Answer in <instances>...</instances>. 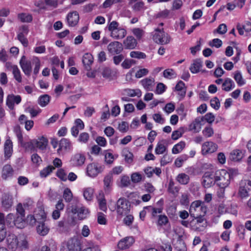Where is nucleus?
<instances>
[{"instance_id": "393cba45", "label": "nucleus", "mask_w": 251, "mask_h": 251, "mask_svg": "<svg viewBox=\"0 0 251 251\" xmlns=\"http://www.w3.org/2000/svg\"><path fill=\"white\" fill-rule=\"evenodd\" d=\"M202 66V62L200 59H195L190 67V70L193 74L197 73L200 72Z\"/></svg>"}, {"instance_id": "1a4fd4ad", "label": "nucleus", "mask_w": 251, "mask_h": 251, "mask_svg": "<svg viewBox=\"0 0 251 251\" xmlns=\"http://www.w3.org/2000/svg\"><path fill=\"white\" fill-rule=\"evenodd\" d=\"M202 184L205 188H210L216 183L215 172L208 171L205 172L202 178Z\"/></svg>"}, {"instance_id": "9d476101", "label": "nucleus", "mask_w": 251, "mask_h": 251, "mask_svg": "<svg viewBox=\"0 0 251 251\" xmlns=\"http://www.w3.org/2000/svg\"><path fill=\"white\" fill-rule=\"evenodd\" d=\"M123 50L122 43L118 41L111 42L107 46L108 51L112 54H118L120 53Z\"/></svg>"}, {"instance_id": "dca6fc26", "label": "nucleus", "mask_w": 251, "mask_h": 251, "mask_svg": "<svg viewBox=\"0 0 251 251\" xmlns=\"http://www.w3.org/2000/svg\"><path fill=\"white\" fill-rule=\"evenodd\" d=\"M245 151L239 149L232 151L229 155V159L234 162H239L244 157Z\"/></svg>"}, {"instance_id": "a211bd4d", "label": "nucleus", "mask_w": 251, "mask_h": 251, "mask_svg": "<svg viewBox=\"0 0 251 251\" xmlns=\"http://www.w3.org/2000/svg\"><path fill=\"white\" fill-rule=\"evenodd\" d=\"M202 118L201 117L196 118L192 123H191L189 126V129L190 130L194 132H199L200 131L202 125Z\"/></svg>"}, {"instance_id": "603ef678", "label": "nucleus", "mask_w": 251, "mask_h": 251, "mask_svg": "<svg viewBox=\"0 0 251 251\" xmlns=\"http://www.w3.org/2000/svg\"><path fill=\"white\" fill-rule=\"evenodd\" d=\"M130 184V181L127 176H123L121 178V187H128Z\"/></svg>"}, {"instance_id": "b1692460", "label": "nucleus", "mask_w": 251, "mask_h": 251, "mask_svg": "<svg viewBox=\"0 0 251 251\" xmlns=\"http://www.w3.org/2000/svg\"><path fill=\"white\" fill-rule=\"evenodd\" d=\"M38 223V225L36 228L37 233L41 236L47 235L50 230L48 226L45 223V222L41 221Z\"/></svg>"}, {"instance_id": "f3484780", "label": "nucleus", "mask_w": 251, "mask_h": 251, "mask_svg": "<svg viewBox=\"0 0 251 251\" xmlns=\"http://www.w3.org/2000/svg\"><path fill=\"white\" fill-rule=\"evenodd\" d=\"M22 99L20 96L9 95L6 99V105L11 110L14 108V103L18 104L21 101Z\"/></svg>"}, {"instance_id": "c756f323", "label": "nucleus", "mask_w": 251, "mask_h": 251, "mask_svg": "<svg viewBox=\"0 0 251 251\" xmlns=\"http://www.w3.org/2000/svg\"><path fill=\"white\" fill-rule=\"evenodd\" d=\"M234 86V82L229 78H226L222 84L223 90L227 92L230 91Z\"/></svg>"}, {"instance_id": "72a5a7b5", "label": "nucleus", "mask_w": 251, "mask_h": 251, "mask_svg": "<svg viewBox=\"0 0 251 251\" xmlns=\"http://www.w3.org/2000/svg\"><path fill=\"white\" fill-rule=\"evenodd\" d=\"M179 190V187L176 186L175 182L173 180H170L169 183L168 191L170 193L176 196L178 193Z\"/></svg>"}, {"instance_id": "473e14b6", "label": "nucleus", "mask_w": 251, "mask_h": 251, "mask_svg": "<svg viewBox=\"0 0 251 251\" xmlns=\"http://www.w3.org/2000/svg\"><path fill=\"white\" fill-rule=\"evenodd\" d=\"M176 179L180 184L186 185L189 183L190 177L185 173H181L177 175Z\"/></svg>"}, {"instance_id": "2f4dec72", "label": "nucleus", "mask_w": 251, "mask_h": 251, "mask_svg": "<svg viewBox=\"0 0 251 251\" xmlns=\"http://www.w3.org/2000/svg\"><path fill=\"white\" fill-rule=\"evenodd\" d=\"M175 249L177 251H187V247L184 242L179 237L174 244Z\"/></svg>"}, {"instance_id": "2eb2a0df", "label": "nucleus", "mask_w": 251, "mask_h": 251, "mask_svg": "<svg viewBox=\"0 0 251 251\" xmlns=\"http://www.w3.org/2000/svg\"><path fill=\"white\" fill-rule=\"evenodd\" d=\"M217 149V145L214 142H204L202 145L201 152L205 155L211 153Z\"/></svg>"}, {"instance_id": "680f3d73", "label": "nucleus", "mask_w": 251, "mask_h": 251, "mask_svg": "<svg viewBox=\"0 0 251 251\" xmlns=\"http://www.w3.org/2000/svg\"><path fill=\"white\" fill-rule=\"evenodd\" d=\"M113 72L108 68H104L101 73V75L103 77L109 78H110L113 75Z\"/></svg>"}, {"instance_id": "bf43d9fd", "label": "nucleus", "mask_w": 251, "mask_h": 251, "mask_svg": "<svg viewBox=\"0 0 251 251\" xmlns=\"http://www.w3.org/2000/svg\"><path fill=\"white\" fill-rule=\"evenodd\" d=\"M33 63L35 64V68L34 69V74L36 75L38 73L40 67V61L39 59L37 57L33 58Z\"/></svg>"}, {"instance_id": "6e6d98bb", "label": "nucleus", "mask_w": 251, "mask_h": 251, "mask_svg": "<svg viewBox=\"0 0 251 251\" xmlns=\"http://www.w3.org/2000/svg\"><path fill=\"white\" fill-rule=\"evenodd\" d=\"M187 158L188 157L186 155L181 156L177 158L175 162V165L178 168L180 167Z\"/></svg>"}, {"instance_id": "de8ad7c7", "label": "nucleus", "mask_w": 251, "mask_h": 251, "mask_svg": "<svg viewBox=\"0 0 251 251\" xmlns=\"http://www.w3.org/2000/svg\"><path fill=\"white\" fill-rule=\"evenodd\" d=\"M63 198L67 202H70L73 198V194L69 188H66L63 192Z\"/></svg>"}, {"instance_id": "5701e85b", "label": "nucleus", "mask_w": 251, "mask_h": 251, "mask_svg": "<svg viewBox=\"0 0 251 251\" xmlns=\"http://www.w3.org/2000/svg\"><path fill=\"white\" fill-rule=\"evenodd\" d=\"M82 62L85 68L87 71H89L91 69V65L93 63L92 55L89 53H85L82 58Z\"/></svg>"}, {"instance_id": "f257e3e1", "label": "nucleus", "mask_w": 251, "mask_h": 251, "mask_svg": "<svg viewBox=\"0 0 251 251\" xmlns=\"http://www.w3.org/2000/svg\"><path fill=\"white\" fill-rule=\"evenodd\" d=\"M207 207L204 201L198 200L192 202L189 209L190 216L195 218L204 216L206 213Z\"/></svg>"}, {"instance_id": "774afa93", "label": "nucleus", "mask_w": 251, "mask_h": 251, "mask_svg": "<svg viewBox=\"0 0 251 251\" xmlns=\"http://www.w3.org/2000/svg\"><path fill=\"white\" fill-rule=\"evenodd\" d=\"M114 159V156L111 153L108 152L105 154V161L106 163L111 164L113 162Z\"/></svg>"}, {"instance_id": "6ab92c4d", "label": "nucleus", "mask_w": 251, "mask_h": 251, "mask_svg": "<svg viewBox=\"0 0 251 251\" xmlns=\"http://www.w3.org/2000/svg\"><path fill=\"white\" fill-rule=\"evenodd\" d=\"M6 240L8 248L15 251L18 247V240L16 236L13 234H10L8 235Z\"/></svg>"}, {"instance_id": "5fc2aeb1", "label": "nucleus", "mask_w": 251, "mask_h": 251, "mask_svg": "<svg viewBox=\"0 0 251 251\" xmlns=\"http://www.w3.org/2000/svg\"><path fill=\"white\" fill-rule=\"evenodd\" d=\"M168 223V219L165 215H160L158 216L157 225L160 226L166 225Z\"/></svg>"}, {"instance_id": "412c9836", "label": "nucleus", "mask_w": 251, "mask_h": 251, "mask_svg": "<svg viewBox=\"0 0 251 251\" xmlns=\"http://www.w3.org/2000/svg\"><path fill=\"white\" fill-rule=\"evenodd\" d=\"M140 82L147 91L152 90L155 85L154 79L151 77L145 78L141 80Z\"/></svg>"}, {"instance_id": "4468645a", "label": "nucleus", "mask_w": 251, "mask_h": 251, "mask_svg": "<svg viewBox=\"0 0 251 251\" xmlns=\"http://www.w3.org/2000/svg\"><path fill=\"white\" fill-rule=\"evenodd\" d=\"M134 242V239L132 237H126L118 242V247L120 250H125L131 246Z\"/></svg>"}, {"instance_id": "8fccbe9b", "label": "nucleus", "mask_w": 251, "mask_h": 251, "mask_svg": "<svg viewBox=\"0 0 251 251\" xmlns=\"http://www.w3.org/2000/svg\"><path fill=\"white\" fill-rule=\"evenodd\" d=\"M185 144L184 142H179L176 144L172 149V152L173 153L177 154L181 151L184 148Z\"/></svg>"}, {"instance_id": "864d4df0", "label": "nucleus", "mask_w": 251, "mask_h": 251, "mask_svg": "<svg viewBox=\"0 0 251 251\" xmlns=\"http://www.w3.org/2000/svg\"><path fill=\"white\" fill-rule=\"evenodd\" d=\"M130 56L132 58L138 59H143L146 58V54L142 52L138 51H132L130 53Z\"/></svg>"}, {"instance_id": "09e8293b", "label": "nucleus", "mask_w": 251, "mask_h": 251, "mask_svg": "<svg viewBox=\"0 0 251 251\" xmlns=\"http://www.w3.org/2000/svg\"><path fill=\"white\" fill-rule=\"evenodd\" d=\"M176 75L175 71L172 69H166L163 72V76L168 79H171Z\"/></svg>"}, {"instance_id": "c85d7f7f", "label": "nucleus", "mask_w": 251, "mask_h": 251, "mask_svg": "<svg viewBox=\"0 0 251 251\" xmlns=\"http://www.w3.org/2000/svg\"><path fill=\"white\" fill-rule=\"evenodd\" d=\"M104 190L109 191L113 183V175L111 173H109L105 176L103 179Z\"/></svg>"}, {"instance_id": "4d7b16f0", "label": "nucleus", "mask_w": 251, "mask_h": 251, "mask_svg": "<svg viewBox=\"0 0 251 251\" xmlns=\"http://www.w3.org/2000/svg\"><path fill=\"white\" fill-rule=\"evenodd\" d=\"M132 31L138 39H141L144 33V30L140 28H133Z\"/></svg>"}, {"instance_id": "052dcab7", "label": "nucleus", "mask_w": 251, "mask_h": 251, "mask_svg": "<svg viewBox=\"0 0 251 251\" xmlns=\"http://www.w3.org/2000/svg\"><path fill=\"white\" fill-rule=\"evenodd\" d=\"M56 176L62 181H66L67 180V174L63 169L57 171Z\"/></svg>"}, {"instance_id": "a18cd8bd", "label": "nucleus", "mask_w": 251, "mask_h": 251, "mask_svg": "<svg viewBox=\"0 0 251 251\" xmlns=\"http://www.w3.org/2000/svg\"><path fill=\"white\" fill-rule=\"evenodd\" d=\"M54 169V167L49 166L40 171V175L42 177H46Z\"/></svg>"}, {"instance_id": "79ce46f5", "label": "nucleus", "mask_w": 251, "mask_h": 251, "mask_svg": "<svg viewBox=\"0 0 251 251\" xmlns=\"http://www.w3.org/2000/svg\"><path fill=\"white\" fill-rule=\"evenodd\" d=\"M123 155L125 158V161L128 164H131L133 162V155L127 149H125L123 151Z\"/></svg>"}, {"instance_id": "69168bd1", "label": "nucleus", "mask_w": 251, "mask_h": 251, "mask_svg": "<svg viewBox=\"0 0 251 251\" xmlns=\"http://www.w3.org/2000/svg\"><path fill=\"white\" fill-rule=\"evenodd\" d=\"M203 135L206 137H211L214 133L213 128L210 127H205L202 131Z\"/></svg>"}, {"instance_id": "0e129e2a", "label": "nucleus", "mask_w": 251, "mask_h": 251, "mask_svg": "<svg viewBox=\"0 0 251 251\" xmlns=\"http://www.w3.org/2000/svg\"><path fill=\"white\" fill-rule=\"evenodd\" d=\"M211 106L216 110H218L220 106V102L217 97L214 98L210 101Z\"/></svg>"}, {"instance_id": "423d86ee", "label": "nucleus", "mask_w": 251, "mask_h": 251, "mask_svg": "<svg viewBox=\"0 0 251 251\" xmlns=\"http://www.w3.org/2000/svg\"><path fill=\"white\" fill-rule=\"evenodd\" d=\"M104 169V167L96 163L89 164L86 167V174L91 177H96L101 173Z\"/></svg>"}, {"instance_id": "20e7f679", "label": "nucleus", "mask_w": 251, "mask_h": 251, "mask_svg": "<svg viewBox=\"0 0 251 251\" xmlns=\"http://www.w3.org/2000/svg\"><path fill=\"white\" fill-rule=\"evenodd\" d=\"M131 209L129 202L124 198H120L116 203V211L121 217L129 214Z\"/></svg>"}, {"instance_id": "aec40b11", "label": "nucleus", "mask_w": 251, "mask_h": 251, "mask_svg": "<svg viewBox=\"0 0 251 251\" xmlns=\"http://www.w3.org/2000/svg\"><path fill=\"white\" fill-rule=\"evenodd\" d=\"M67 20L69 26H75L78 22V13L76 11L70 12L67 15Z\"/></svg>"}, {"instance_id": "a19ab883", "label": "nucleus", "mask_w": 251, "mask_h": 251, "mask_svg": "<svg viewBox=\"0 0 251 251\" xmlns=\"http://www.w3.org/2000/svg\"><path fill=\"white\" fill-rule=\"evenodd\" d=\"M12 72L14 78L18 82H21L22 81L21 72L18 66H12Z\"/></svg>"}, {"instance_id": "c03bdc74", "label": "nucleus", "mask_w": 251, "mask_h": 251, "mask_svg": "<svg viewBox=\"0 0 251 251\" xmlns=\"http://www.w3.org/2000/svg\"><path fill=\"white\" fill-rule=\"evenodd\" d=\"M28 242L26 238L24 237H20L18 241V248L21 250H26L28 248Z\"/></svg>"}, {"instance_id": "3c124183", "label": "nucleus", "mask_w": 251, "mask_h": 251, "mask_svg": "<svg viewBox=\"0 0 251 251\" xmlns=\"http://www.w3.org/2000/svg\"><path fill=\"white\" fill-rule=\"evenodd\" d=\"M202 118L203 122L206 121L209 124H212L215 120V116L212 113H208L204 116L201 117Z\"/></svg>"}, {"instance_id": "e2e57ef3", "label": "nucleus", "mask_w": 251, "mask_h": 251, "mask_svg": "<svg viewBox=\"0 0 251 251\" xmlns=\"http://www.w3.org/2000/svg\"><path fill=\"white\" fill-rule=\"evenodd\" d=\"M183 133V130L182 128H179L177 130L173 132L172 135V138L174 140H176L181 137Z\"/></svg>"}, {"instance_id": "ea45409f", "label": "nucleus", "mask_w": 251, "mask_h": 251, "mask_svg": "<svg viewBox=\"0 0 251 251\" xmlns=\"http://www.w3.org/2000/svg\"><path fill=\"white\" fill-rule=\"evenodd\" d=\"M233 77L239 86H242L245 84V80L244 79L239 71H236L234 73Z\"/></svg>"}, {"instance_id": "9b49d317", "label": "nucleus", "mask_w": 251, "mask_h": 251, "mask_svg": "<svg viewBox=\"0 0 251 251\" xmlns=\"http://www.w3.org/2000/svg\"><path fill=\"white\" fill-rule=\"evenodd\" d=\"M20 64L25 74L29 76L32 70L30 61L26 60L25 57L23 56L20 61Z\"/></svg>"}, {"instance_id": "7ed1b4c3", "label": "nucleus", "mask_w": 251, "mask_h": 251, "mask_svg": "<svg viewBox=\"0 0 251 251\" xmlns=\"http://www.w3.org/2000/svg\"><path fill=\"white\" fill-rule=\"evenodd\" d=\"M215 179L217 184L222 188L228 186L230 181V174L226 170H220L215 172Z\"/></svg>"}, {"instance_id": "58836bf2", "label": "nucleus", "mask_w": 251, "mask_h": 251, "mask_svg": "<svg viewBox=\"0 0 251 251\" xmlns=\"http://www.w3.org/2000/svg\"><path fill=\"white\" fill-rule=\"evenodd\" d=\"M50 97L47 94L41 96L38 99V103L42 107H45L48 104Z\"/></svg>"}, {"instance_id": "4be33fe9", "label": "nucleus", "mask_w": 251, "mask_h": 251, "mask_svg": "<svg viewBox=\"0 0 251 251\" xmlns=\"http://www.w3.org/2000/svg\"><path fill=\"white\" fill-rule=\"evenodd\" d=\"M123 44L126 49L132 50L137 46V42L134 37L128 36L124 41Z\"/></svg>"}, {"instance_id": "c9c22d12", "label": "nucleus", "mask_w": 251, "mask_h": 251, "mask_svg": "<svg viewBox=\"0 0 251 251\" xmlns=\"http://www.w3.org/2000/svg\"><path fill=\"white\" fill-rule=\"evenodd\" d=\"M35 216L37 220V223L41 221L45 222L46 220V214L41 208H39L35 211Z\"/></svg>"}, {"instance_id": "37998d69", "label": "nucleus", "mask_w": 251, "mask_h": 251, "mask_svg": "<svg viewBox=\"0 0 251 251\" xmlns=\"http://www.w3.org/2000/svg\"><path fill=\"white\" fill-rule=\"evenodd\" d=\"M94 190L91 188H86L83 191V196L86 201H91L93 198Z\"/></svg>"}, {"instance_id": "cd10ccee", "label": "nucleus", "mask_w": 251, "mask_h": 251, "mask_svg": "<svg viewBox=\"0 0 251 251\" xmlns=\"http://www.w3.org/2000/svg\"><path fill=\"white\" fill-rule=\"evenodd\" d=\"M13 174V170L10 165L4 166L2 171L1 176L3 179H6L8 177L11 176Z\"/></svg>"}, {"instance_id": "338daca9", "label": "nucleus", "mask_w": 251, "mask_h": 251, "mask_svg": "<svg viewBox=\"0 0 251 251\" xmlns=\"http://www.w3.org/2000/svg\"><path fill=\"white\" fill-rule=\"evenodd\" d=\"M149 73V70L147 69H141L138 70L135 74L136 78H141L146 75Z\"/></svg>"}, {"instance_id": "f03ea898", "label": "nucleus", "mask_w": 251, "mask_h": 251, "mask_svg": "<svg viewBox=\"0 0 251 251\" xmlns=\"http://www.w3.org/2000/svg\"><path fill=\"white\" fill-rule=\"evenodd\" d=\"M108 29L110 31V36L116 40H121L125 37L126 30L119 27V24L116 21L110 22L108 25Z\"/></svg>"}, {"instance_id": "6e6552de", "label": "nucleus", "mask_w": 251, "mask_h": 251, "mask_svg": "<svg viewBox=\"0 0 251 251\" xmlns=\"http://www.w3.org/2000/svg\"><path fill=\"white\" fill-rule=\"evenodd\" d=\"M86 161L85 155L81 153H76L73 154L70 160V164L73 167H80L82 166Z\"/></svg>"}, {"instance_id": "a878e982", "label": "nucleus", "mask_w": 251, "mask_h": 251, "mask_svg": "<svg viewBox=\"0 0 251 251\" xmlns=\"http://www.w3.org/2000/svg\"><path fill=\"white\" fill-rule=\"evenodd\" d=\"M2 207L5 209H8L10 208L12 205L13 201L12 196L4 194L2 198Z\"/></svg>"}, {"instance_id": "13d9d810", "label": "nucleus", "mask_w": 251, "mask_h": 251, "mask_svg": "<svg viewBox=\"0 0 251 251\" xmlns=\"http://www.w3.org/2000/svg\"><path fill=\"white\" fill-rule=\"evenodd\" d=\"M133 10L135 11H140L145 9L144 3L142 1H139L135 3L132 6Z\"/></svg>"}, {"instance_id": "49530a36", "label": "nucleus", "mask_w": 251, "mask_h": 251, "mask_svg": "<svg viewBox=\"0 0 251 251\" xmlns=\"http://www.w3.org/2000/svg\"><path fill=\"white\" fill-rule=\"evenodd\" d=\"M18 18L22 22H30L32 20V17L30 14L25 13L19 14Z\"/></svg>"}, {"instance_id": "f8f14e48", "label": "nucleus", "mask_w": 251, "mask_h": 251, "mask_svg": "<svg viewBox=\"0 0 251 251\" xmlns=\"http://www.w3.org/2000/svg\"><path fill=\"white\" fill-rule=\"evenodd\" d=\"M71 211L74 214L77 213L78 218L80 220L85 219L89 213L88 209L82 206H76L72 208Z\"/></svg>"}, {"instance_id": "4c0bfd02", "label": "nucleus", "mask_w": 251, "mask_h": 251, "mask_svg": "<svg viewBox=\"0 0 251 251\" xmlns=\"http://www.w3.org/2000/svg\"><path fill=\"white\" fill-rule=\"evenodd\" d=\"M131 180L134 183H137L141 181H143L145 177L139 172H135L132 173L130 176Z\"/></svg>"}, {"instance_id": "0eeeda50", "label": "nucleus", "mask_w": 251, "mask_h": 251, "mask_svg": "<svg viewBox=\"0 0 251 251\" xmlns=\"http://www.w3.org/2000/svg\"><path fill=\"white\" fill-rule=\"evenodd\" d=\"M81 244L77 238H73L69 240L66 243V247H63L61 251H80Z\"/></svg>"}, {"instance_id": "e433bc0d", "label": "nucleus", "mask_w": 251, "mask_h": 251, "mask_svg": "<svg viewBox=\"0 0 251 251\" xmlns=\"http://www.w3.org/2000/svg\"><path fill=\"white\" fill-rule=\"evenodd\" d=\"M99 208L100 210L105 212L107 210L106 202L103 195H99L97 197Z\"/></svg>"}, {"instance_id": "39448f33", "label": "nucleus", "mask_w": 251, "mask_h": 251, "mask_svg": "<svg viewBox=\"0 0 251 251\" xmlns=\"http://www.w3.org/2000/svg\"><path fill=\"white\" fill-rule=\"evenodd\" d=\"M155 33L153 35V39L156 43L161 45L168 44L171 39L170 35L166 33L163 29L162 30L158 28L155 29Z\"/></svg>"}, {"instance_id": "7c9ffc66", "label": "nucleus", "mask_w": 251, "mask_h": 251, "mask_svg": "<svg viewBox=\"0 0 251 251\" xmlns=\"http://www.w3.org/2000/svg\"><path fill=\"white\" fill-rule=\"evenodd\" d=\"M4 151L5 157L9 158L11 156L13 152L12 142H5Z\"/></svg>"}, {"instance_id": "bb28decb", "label": "nucleus", "mask_w": 251, "mask_h": 251, "mask_svg": "<svg viewBox=\"0 0 251 251\" xmlns=\"http://www.w3.org/2000/svg\"><path fill=\"white\" fill-rule=\"evenodd\" d=\"M71 149V146L70 142H59V148L57 149V153L59 154H64L69 151Z\"/></svg>"}, {"instance_id": "ddd939ff", "label": "nucleus", "mask_w": 251, "mask_h": 251, "mask_svg": "<svg viewBox=\"0 0 251 251\" xmlns=\"http://www.w3.org/2000/svg\"><path fill=\"white\" fill-rule=\"evenodd\" d=\"M249 188L246 187L245 182H241L239 185L237 194L235 193L233 194V196H236L240 199H244L249 196Z\"/></svg>"}, {"instance_id": "f704fd0d", "label": "nucleus", "mask_w": 251, "mask_h": 251, "mask_svg": "<svg viewBox=\"0 0 251 251\" xmlns=\"http://www.w3.org/2000/svg\"><path fill=\"white\" fill-rule=\"evenodd\" d=\"M175 89L176 91H179L178 94L183 98L185 96L186 89L185 88L184 83L180 80L176 85Z\"/></svg>"}]
</instances>
